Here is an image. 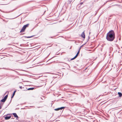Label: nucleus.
Listing matches in <instances>:
<instances>
[{
    "mask_svg": "<svg viewBox=\"0 0 122 122\" xmlns=\"http://www.w3.org/2000/svg\"><path fill=\"white\" fill-rule=\"evenodd\" d=\"M11 117V116H6L5 117V119L6 120H8L10 119Z\"/></svg>",
    "mask_w": 122,
    "mask_h": 122,
    "instance_id": "6",
    "label": "nucleus"
},
{
    "mask_svg": "<svg viewBox=\"0 0 122 122\" xmlns=\"http://www.w3.org/2000/svg\"><path fill=\"white\" fill-rule=\"evenodd\" d=\"M115 38V33L113 30L109 31L106 36L107 40L110 41H112Z\"/></svg>",
    "mask_w": 122,
    "mask_h": 122,
    "instance_id": "1",
    "label": "nucleus"
},
{
    "mask_svg": "<svg viewBox=\"0 0 122 122\" xmlns=\"http://www.w3.org/2000/svg\"><path fill=\"white\" fill-rule=\"evenodd\" d=\"M16 92V91H15L14 92L12 96L11 97V98H12L13 97H14V95H15V93Z\"/></svg>",
    "mask_w": 122,
    "mask_h": 122,
    "instance_id": "9",
    "label": "nucleus"
},
{
    "mask_svg": "<svg viewBox=\"0 0 122 122\" xmlns=\"http://www.w3.org/2000/svg\"><path fill=\"white\" fill-rule=\"evenodd\" d=\"M1 107L0 106V109H1Z\"/></svg>",
    "mask_w": 122,
    "mask_h": 122,
    "instance_id": "18",
    "label": "nucleus"
},
{
    "mask_svg": "<svg viewBox=\"0 0 122 122\" xmlns=\"http://www.w3.org/2000/svg\"><path fill=\"white\" fill-rule=\"evenodd\" d=\"M80 51L79 50L78 51V52H77V55H79L80 52Z\"/></svg>",
    "mask_w": 122,
    "mask_h": 122,
    "instance_id": "13",
    "label": "nucleus"
},
{
    "mask_svg": "<svg viewBox=\"0 0 122 122\" xmlns=\"http://www.w3.org/2000/svg\"><path fill=\"white\" fill-rule=\"evenodd\" d=\"M6 100L3 98L1 101L2 102H4Z\"/></svg>",
    "mask_w": 122,
    "mask_h": 122,
    "instance_id": "10",
    "label": "nucleus"
},
{
    "mask_svg": "<svg viewBox=\"0 0 122 122\" xmlns=\"http://www.w3.org/2000/svg\"><path fill=\"white\" fill-rule=\"evenodd\" d=\"M65 108V107H61L60 108H59L55 109V111H58V110H61L63 109H64Z\"/></svg>",
    "mask_w": 122,
    "mask_h": 122,
    "instance_id": "3",
    "label": "nucleus"
},
{
    "mask_svg": "<svg viewBox=\"0 0 122 122\" xmlns=\"http://www.w3.org/2000/svg\"><path fill=\"white\" fill-rule=\"evenodd\" d=\"M8 97V95H6L4 97V99H5V100H6L7 98Z\"/></svg>",
    "mask_w": 122,
    "mask_h": 122,
    "instance_id": "11",
    "label": "nucleus"
},
{
    "mask_svg": "<svg viewBox=\"0 0 122 122\" xmlns=\"http://www.w3.org/2000/svg\"><path fill=\"white\" fill-rule=\"evenodd\" d=\"M28 24L24 25L21 29L20 32L21 33L25 31L26 28L28 26Z\"/></svg>",
    "mask_w": 122,
    "mask_h": 122,
    "instance_id": "2",
    "label": "nucleus"
},
{
    "mask_svg": "<svg viewBox=\"0 0 122 122\" xmlns=\"http://www.w3.org/2000/svg\"><path fill=\"white\" fill-rule=\"evenodd\" d=\"M83 4V3L82 2H81L80 3V4L81 5H82V4Z\"/></svg>",
    "mask_w": 122,
    "mask_h": 122,
    "instance_id": "17",
    "label": "nucleus"
},
{
    "mask_svg": "<svg viewBox=\"0 0 122 122\" xmlns=\"http://www.w3.org/2000/svg\"><path fill=\"white\" fill-rule=\"evenodd\" d=\"M32 36H30V37H29V36H26L25 37L26 38H30Z\"/></svg>",
    "mask_w": 122,
    "mask_h": 122,
    "instance_id": "14",
    "label": "nucleus"
},
{
    "mask_svg": "<svg viewBox=\"0 0 122 122\" xmlns=\"http://www.w3.org/2000/svg\"><path fill=\"white\" fill-rule=\"evenodd\" d=\"M20 89H22V87L21 86H20Z\"/></svg>",
    "mask_w": 122,
    "mask_h": 122,
    "instance_id": "16",
    "label": "nucleus"
},
{
    "mask_svg": "<svg viewBox=\"0 0 122 122\" xmlns=\"http://www.w3.org/2000/svg\"><path fill=\"white\" fill-rule=\"evenodd\" d=\"M118 93L120 97H121L122 96V94L121 93L118 92Z\"/></svg>",
    "mask_w": 122,
    "mask_h": 122,
    "instance_id": "7",
    "label": "nucleus"
},
{
    "mask_svg": "<svg viewBox=\"0 0 122 122\" xmlns=\"http://www.w3.org/2000/svg\"><path fill=\"white\" fill-rule=\"evenodd\" d=\"M90 32L89 33V34H90Z\"/></svg>",
    "mask_w": 122,
    "mask_h": 122,
    "instance_id": "19",
    "label": "nucleus"
},
{
    "mask_svg": "<svg viewBox=\"0 0 122 122\" xmlns=\"http://www.w3.org/2000/svg\"><path fill=\"white\" fill-rule=\"evenodd\" d=\"M82 46H83V45H82V46H81L80 47V48H79V51H80V49H81V47Z\"/></svg>",
    "mask_w": 122,
    "mask_h": 122,
    "instance_id": "15",
    "label": "nucleus"
},
{
    "mask_svg": "<svg viewBox=\"0 0 122 122\" xmlns=\"http://www.w3.org/2000/svg\"><path fill=\"white\" fill-rule=\"evenodd\" d=\"M34 88H30L28 89L27 90H33V89Z\"/></svg>",
    "mask_w": 122,
    "mask_h": 122,
    "instance_id": "12",
    "label": "nucleus"
},
{
    "mask_svg": "<svg viewBox=\"0 0 122 122\" xmlns=\"http://www.w3.org/2000/svg\"><path fill=\"white\" fill-rule=\"evenodd\" d=\"M78 55H77V54H76V56L74 58L71 59V60H72L75 59L77 57Z\"/></svg>",
    "mask_w": 122,
    "mask_h": 122,
    "instance_id": "8",
    "label": "nucleus"
},
{
    "mask_svg": "<svg viewBox=\"0 0 122 122\" xmlns=\"http://www.w3.org/2000/svg\"><path fill=\"white\" fill-rule=\"evenodd\" d=\"M81 36L82 37H83L84 38H85V34L84 31L82 32V33L81 35Z\"/></svg>",
    "mask_w": 122,
    "mask_h": 122,
    "instance_id": "4",
    "label": "nucleus"
},
{
    "mask_svg": "<svg viewBox=\"0 0 122 122\" xmlns=\"http://www.w3.org/2000/svg\"><path fill=\"white\" fill-rule=\"evenodd\" d=\"M15 117L18 118V117L15 113H13L12 114Z\"/></svg>",
    "mask_w": 122,
    "mask_h": 122,
    "instance_id": "5",
    "label": "nucleus"
}]
</instances>
